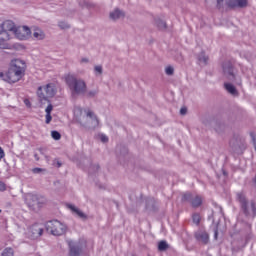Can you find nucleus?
<instances>
[{"mask_svg":"<svg viewBox=\"0 0 256 256\" xmlns=\"http://www.w3.org/2000/svg\"><path fill=\"white\" fill-rule=\"evenodd\" d=\"M199 62L203 63V64H207L208 62V57L204 55V53H201V55L199 56Z\"/></svg>","mask_w":256,"mask_h":256,"instance_id":"25","label":"nucleus"},{"mask_svg":"<svg viewBox=\"0 0 256 256\" xmlns=\"http://www.w3.org/2000/svg\"><path fill=\"white\" fill-rule=\"evenodd\" d=\"M16 39L25 41L31 37V29L27 26L16 27L14 34Z\"/></svg>","mask_w":256,"mask_h":256,"instance_id":"7","label":"nucleus"},{"mask_svg":"<svg viewBox=\"0 0 256 256\" xmlns=\"http://www.w3.org/2000/svg\"><path fill=\"white\" fill-rule=\"evenodd\" d=\"M180 114H181L182 116L186 115V114H187V108H186V107H182V108L180 109Z\"/></svg>","mask_w":256,"mask_h":256,"instance_id":"33","label":"nucleus"},{"mask_svg":"<svg viewBox=\"0 0 256 256\" xmlns=\"http://www.w3.org/2000/svg\"><path fill=\"white\" fill-rule=\"evenodd\" d=\"M36 161H39V156L37 154L34 155Z\"/></svg>","mask_w":256,"mask_h":256,"instance_id":"39","label":"nucleus"},{"mask_svg":"<svg viewBox=\"0 0 256 256\" xmlns=\"http://www.w3.org/2000/svg\"><path fill=\"white\" fill-rule=\"evenodd\" d=\"M255 184H256V177H255Z\"/></svg>","mask_w":256,"mask_h":256,"instance_id":"44","label":"nucleus"},{"mask_svg":"<svg viewBox=\"0 0 256 256\" xmlns=\"http://www.w3.org/2000/svg\"><path fill=\"white\" fill-rule=\"evenodd\" d=\"M224 87L227 90V92L230 93L231 95H236L237 94V90L234 87V85H232L230 83H225Z\"/></svg>","mask_w":256,"mask_h":256,"instance_id":"20","label":"nucleus"},{"mask_svg":"<svg viewBox=\"0 0 256 256\" xmlns=\"http://www.w3.org/2000/svg\"><path fill=\"white\" fill-rule=\"evenodd\" d=\"M203 200V196L198 194L185 193L182 196V202H189L194 209L201 207Z\"/></svg>","mask_w":256,"mask_h":256,"instance_id":"6","label":"nucleus"},{"mask_svg":"<svg viewBox=\"0 0 256 256\" xmlns=\"http://www.w3.org/2000/svg\"><path fill=\"white\" fill-rule=\"evenodd\" d=\"M46 229L52 235L59 237L65 233V225L58 220H51L46 223Z\"/></svg>","mask_w":256,"mask_h":256,"instance_id":"5","label":"nucleus"},{"mask_svg":"<svg viewBox=\"0 0 256 256\" xmlns=\"http://www.w3.org/2000/svg\"><path fill=\"white\" fill-rule=\"evenodd\" d=\"M167 249H168V244L166 243V241H164V240L160 241L158 244V250L165 251Z\"/></svg>","mask_w":256,"mask_h":256,"instance_id":"23","label":"nucleus"},{"mask_svg":"<svg viewBox=\"0 0 256 256\" xmlns=\"http://www.w3.org/2000/svg\"><path fill=\"white\" fill-rule=\"evenodd\" d=\"M121 17H124V13L118 9L110 13V18L113 19V21H116V19H120Z\"/></svg>","mask_w":256,"mask_h":256,"instance_id":"19","label":"nucleus"},{"mask_svg":"<svg viewBox=\"0 0 256 256\" xmlns=\"http://www.w3.org/2000/svg\"><path fill=\"white\" fill-rule=\"evenodd\" d=\"M53 111V104L49 103L48 106L45 109V123L46 125H49L51 121H53V116H51V113Z\"/></svg>","mask_w":256,"mask_h":256,"instance_id":"16","label":"nucleus"},{"mask_svg":"<svg viewBox=\"0 0 256 256\" xmlns=\"http://www.w3.org/2000/svg\"><path fill=\"white\" fill-rule=\"evenodd\" d=\"M33 37L34 39L41 41L45 37V32H43V30H41L40 28H35L33 32Z\"/></svg>","mask_w":256,"mask_h":256,"instance_id":"18","label":"nucleus"},{"mask_svg":"<svg viewBox=\"0 0 256 256\" xmlns=\"http://www.w3.org/2000/svg\"><path fill=\"white\" fill-rule=\"evenodd\" d=\"M25 203L32 211H37L45 205L46 200L43 196L28 193L25 195Z\"/></svg>","mask_w":256,"mask_h":256,"instance_id":"4","label":"nucleus"},{"mask_svg":"<svg viewBox=\"0 0 256 256\" xmlns=\"http://www.w3.org/2000/svg\"><path fill=\"white\" fill-rule=\"evenodd\" d=\"M95 120H96V124H99V120L97 119V117H95Z\"/></svg>","mask_w":256,"mask_h":256,"instance_id":"41","label":"nucleus"},{"mask_svg":"<svg viewBox=\"0 0 256 256\" xmlns=\"http://www.w3.org/2000/svg\"><path fill=\"white\" fill-rule=\"evenodd\" d=\"M251 138L253 140V144H254V148H255V151H256V135L254 133H251Z\"/></svg>","mask_w":256,"mask_h":256,"instance_id":"32","label":"nucleus"},{"mask_svg":"<svg viewBox=\"0 0 256 256\" xmlns=\"http://www.w3.org/2000/svg\"><path fill=\"white\" fill-rule=\"evenodd\" d=\"M36 93L39 103H50L49 99H53V97L57 95V85H55V83H48L44 86H40Z\"/></svg>","mask_w":256,"mask_h":256,"instance_id":"2","label":"nucleus"},{"mask_svg":"<svg viewBox=\"0 0 256 256\" xmlns=\"http://www.w3.org/2000/svg\"><path fill=\"white\" fill-rule=\"evenodd\" d=\"M45 171H47V170H46V169H43V168H34V169L32 170V172L35 173V174H37V173H43V172H45Z\"/></svg>","mask_w":256,"mask_h":256,"instance_id":"30","label":"nucleus"},{"mask_svg":"<svg viewBox=\"0 0 256 256\" xmlns=\"http://www.w3.org/2000/svg\"><path fill=\"white\" fill-rule=\"evenodd\" d=\"M156 25L159 27V29H166V23L161 20L156 22Z\"/></svg>","mask_w":256,"mask_h":256,"instance_id":"27","label":"nucleus"},{"mask_svg":"<svg viewBox=\"0 0 256 256\" xmlns=\"http://www.w3.org/2000/svg\"><path fill=\"white\" fill-rule=\"evenodd\" d=\"M24 104L26 105V107H31V101H29V99H25Z\"/></svg>","mask_w":256,"mask_h":256,"instance_id":"37","label":"nucleus"},{"mask_svg":"<svg viewBox=\"0 0 256 256\" xmlns=\"http://www.w3.org/2000/svg\"><path fill=\"white\" fill-rule=\"evenodd\" d=\"M100 140L102 143H107L108 142V137L106 135H101Z\"/></svg>","mask_w":256,"mask_h":256,"instance_id":"31","label":"nucleus"},{"mask_svg":"<svg viewBox=\"0 0 256 256\" xmlns=\"http://www.w3.org/2000/svg\"><path fill=\"white\" fill-rule=\"evenodd\" d=\"M1 29L2 31H0V33H9V35H13L17 27L15 26V23L13 21L6 20L2 23Z\"/></svg>","mask_w":256,"mask_h":256,"instance_id":"9","label":"nucleus"},{"mask_svg":"<svg viewBox=\"0 0 256 256\" xmlns=\"http://www.w3.org/2000/svg\"><path fill=\"white\" fill-rule=\"evenodd\" d=\"M51 137L55 140V141H59V139H61V133L57 132V131H52L51 132Z\"/></svg>","mask_w":256,"mask_h":256,"instance_id":"24","label":"nucleus"},{"mask_svg":"<svg viewBox=\"0 0 256 256\" xmlns=\"http://www.w3.org/2000/svg\"><path fill=\"white\" fill-rule=\"evenodd\" d=\"M218 7L221 6L222 3H226L228 7L234 8V7H246L247 6V0H217Z\"/></svg>","mask_w":256,"mask_h":256,"instance_id":"8","label":"nucleus"},{"mask_svg":"<svg viewBox=\"0 0 256 256\" xmlns=\"http://www.w3.org/2000/svg\"><path fill=\"white\" fill-rule=\"evenodd\" d=\"M70 247V256H81L83 249L81 248L80 244H74L72 242H68Z\"/></svg>","mask_w":256,"mask_h":256,"instance_id":"13","label":"nucleus"},{"mask_svg":"<svg viewBox=\"0 0 256 256\" xmlns=\"http://www.w3.org/2000/svg\"><path fill=\"white\" fill-rule=\"evenodd\" d=\"M95 72L98 73V74H101L102 73V67L101 66H96L95 67Z\"/></svg>","mask_w":256,"mask_h":256,"instance_id":"34","label":"nucleus"},{"mask_svg":"<svg viewBox=\"0 0 256 256\" xmlns=\"http://www.w3.org/2000/svg\"><path fill=\"white\" fill-rule=\"evenodd\" d=\"M11 39V34L5 32V33H0V49H7L9 47V44L7 41Z\"/></svg>","mask_w":256,"mask_h":256,"instance_id":"14","label":"nucleus"},{"mask_svg":"<svg viewBox=\"0 0 256 256\" xmlns=\"http://www.w3.org/2000/svg\"><path fill=\"white\" fill-rule=\"evenodd\" d=\"M195 238L197 241L207 245L209 242V234L206 231L199 230L195 233Z\"/></svg>","mask_w":256,"mask_h":256,"instance_id":"11","label":"nucleus"},{"mask_svg":"<svg viewBox=\"0 0 256 256\" xmlns=\"http://www.w3.org/2000/svg\"><path fill=\"white\" fill-rule=\"evenodd\" d=\"M81 114H83V109H81L80 107H76V108L74 109V115H75L76 117H79Z\"/></svg>","mask_w":256,"mask_h":256,"instance_id":"26","label":"nucleus"},{"mask_svg":"<svg viewBox=\"0 0 256 256\" xmlns=\"http://www.w3.org/2000/svg\"><path fill=\"white\" fill-rule=\"evenodd\" d=\"M251 207H252V211H253L254 216H256V205H255L254 202L251 203Z\"/></svg>","mask_w":256,"mask_h":256,"instance_id":"35","label":"nucleus"},{"mask_svg":"<svg viewBox=\"0 0 256 256\" xmlns=\"http://www.w3.org/2000/svg\"><path fill=\"white\" fill-rule=\"evenodd\" d=\"M89 60L87 59H82V63H87Z\"/></svg>","mask_w":256,"mask_h":256,"instance_id":"40","label":"nucleus"},{"mask_svg":"<svg viewBox=\"0 0 256 256\" xmlns=\"http://www.w3.org/2000/svg\"><path fill=\"white\" fill-rule=\"evenodd\" d=\"M90 96H93V94H92V93H90Z\"/></svg>","mask_w":256,"mask_h":256,"instance_id":"43","label":"nucleus"},{"mask_svg":"<svg viewBox=\"0 0 256 256\" xmlns=\"http://www.w3.org/2000/svg\"><path fill=\"white\" fill-rule=\"evenodd\" d=\"M173 73H174L173 67L168 66V67L166 68V74H167L168 76H171V75H173Z\"/></svg>","mask_w":256,"mask_h":256,"instance_id":"28","label":"nucleus"},{"mask_svg":"<svg viewBox=\"0 0 256 256\" xmlns=\"http://www.w3.org/2000/svg\"><path fill=\"white\" fill-rule=\"evenodd\" d=\"M86 114H87V117H89V118H93L94 117L93 111H91V110H88L86 112Z\"/></svg>","mask_w":256,"mask_h":256,"instance_id":"36","label":"nucleus"},{"mask_svg":"<svg viewBox=\"0 0 256 256\" xmlns=\"http://www.w3.org/2000/svg\"><path fill=\"white\" fill-rule=\"evenodd\" d=\"M43 235V228L39 226V224H34L29 228V237L31 239H37V237H41Z\"/></svg>","mask_w":256,"mask_h":256,"instance_id":"10","label":"nucleus"},{"mask_svg":"<svg viewBox=\"0 0 256 256\" xmlns=\"http://www.w3.org/2000/svg\"><path fill=\"white\" fill-rule=\"evenodd\" d=\"M53 167H61V161H59V159H54L53 163H52Z\"/></svg>","mask_w":256,"mask_h":256,"instance_id":"29","label":"nucleus"},{"mask_svg":"<svg viewBox=\"0 0 256 256\" xmlns=\"http://www.w3.org/2000/svg\"><path fill=\"white\" fill-rule=\"evenodd\" d=\"M66 84L68 85L73 96L83 95L87 92V84L81 79L75 78L73 75H67Z\"/></svg>","mask_w":256,"mask_h":256,"instance_id":"3","label":"nucleus"},{"mask_svg":"<svg viewBox=\"0 0 256 256\" xmlns=\"http://www.w3.org/2000/svg\"><path fill=\"white\" fill-rule=\"evenodd\" d=\"M59 27H60L61 29H65V24H64L63 22H61V23L59 24Z\"/></svg>","mask_w":256,"mask_h":256,"instance_id":"38","label":"nucleus"},{"mask_svg":"<svg viewBox=\"0 0 256 256\" xmlns=\"http://www.w3.org/2000/svg\"><path fill=\"white\" fill-rule=\"evenodd\" d=\"M215 237L217 238V231L215 232Z\"/></svg>","mask_w":256,"mask_h":256,"instance_id":"42","label":"nucleus"},{"mask_svg":"<svg viewBox=\"0 0 256 256\" xmlns=\"http://www.w3.org/2000/svg\"><path fill=\"white\" fill-rule=\"evenodd\" d=\"M67 208L69 210H71L72 214L78 216L79 218H81V219H86L87 218L85 213H83V211H80L79 208L75 207V205L67 204Z\"/></svg>","mask_w":256,"mask_h":256,"instance_id":"15","label":"nucleus"},{"mask_svg":"<svg viewBox=\"0 0 256 256\" xmlns=\"http://www.w3.org/2000/svg\"><path fill=\"white\" fill-rule=\"evenodd\" d=\"M27 64L21 59L12 60L10 67L6 73L0 72V79L6 83H19L25 77Z\"/></svg>","mask_w":256,"mask_h":256,"instance_id":"1","label":"nucleus"},{"mask_svg":"<svg viewBox=\"0 0 256 256\" xmlns=\"http://www.w3.org/2000/svg\"><path fill=\"white\" fill-rule=\"evenodd\" d=\"M237 200L240 202L241 208L244 211V214L246 216H248L249 215L248 202H247L246 197L244 196V194L243 193H238L237 194Z\"/></svg>","mask_w":256,"mask_h":256,"instance_id":"12","label":"nucleus"},{"mask_svg":"<svg viewBox=\"0 0 256 256\" xmlns=\"http://www.w3.org/2000/svg\"><path fill=\"white\" fill-rule=\"evenodd\" d=\"M192 220H193V223L197 226H199L200 222H201V216L199 213H194L192 215Z\"/></svg>","mask_w":256,"mask_h":256,"instance_id":"22","label":"nucleus"},{"mask_svg":"<svg viewBox=\"0 0 256 256\" xmlns=\"http://www.w3.org/2000/svg\"><path fill=\"white\" fill-rule=\"evenodd\" d=\"M14 255H15V251L11 247L5 248L1 254V256H14Z\"/></svg>","mask_w":256,"mask_h":256,"instance_id":"21","label":"nucleus"},{"mask_svg":"<svg viewBox=\"0 0 256 256\" xmlns=\"http://www.w3.org/2000/svg\"><path fill=\"white\" fill-rule=\"evenodd\" d=\"M223 71L225 75H228L229 77L232 78V80L235 79V75L233 73V66L230 62H227L223 65Z\"/></svg>","mask_w":256,"mask_h":256,"instance_id":"17","label":"nucleus"}]
</instances>
